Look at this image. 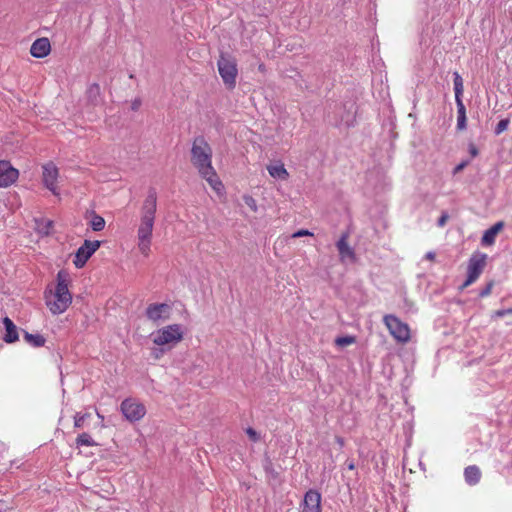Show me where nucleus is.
I'll return each mask as SVG.
<instances>
[{"mask_svg":"<svg viewBox=\"0 0 512 512\" xmlns=\"http://www.w3.org/2000/svg\"><path fill=\"white\" fill-rule=\"evenodd\" d=\"M258 70L262 73H265L266 72V66L265 64L261 63L259 66H258Z\"/></svg>","mask_w":512,"mask_h":512,"instance_id":"42","label":"nucleus"},{"mask_svg":"<svg viewBox=\"0 0 512 512\" xmlns=\"http://www.w3.org/2000/svg\"><path fill=\"white\" fill-rule=\"evenodd\" d=\"M97 416L101 420V424L99 425V428L102 429L105 427V425L103 424L104 416L101 415L99 412H97Z\"/></svg>","mask_w":512,"mask_h":512,"instance_id":"40","label":"nucleus"},{"mask_svg":"<svg viewBox=\"0 0 512 512\" xmlns=\"http://www.w3.org/2000/svg\"><path fill=\"white\" fill-rule=\"evenodd\" d=\"M468 161H463L461 162L460 164H458L455 168H454V171L453 173L454 174H457L459 173L460 171H462L467 165H468Z\"/></svg>","mask_w":512,"mask_h":512,"instance_id":"35","label":"nucleus"},{"mask_svg":"<svg viewBox=\"0 0 512 512\" xmlns=\"http://www.w3.org/2000/svg\"><path fill=\"white\" fill-rule=\"evenodd\" d=\"M356 342L354 336H343L335 339V344L339 347H346Z\"/></svg>","mask_w":512,"mask_h":512,"instance_id":"26","label":"nucleus"},{"mask_svg":"<svg viewBox=\"0 0 512 512\" xmlns=\"http://www.w3.org/2000/svg\"><path fill=\"white\" fill-rule=\"evenodd\" d=\"M243 201L252 212L256 213L258 211L257 201L251 195H243Z\"/></svg>","mask_w":512,"mask_h":512,"instance_id":"27","label":"nucleus"},{"mask_svg":"<svg viewBox=\"0 0 512 512\" xmlns=\"http://www.w3.org/2000/svg\"><path fill=\"white\" fill-rule=\"evenodd\" d=\"M23 339L27 344L35 348L42 347L46 343L45 337L39 333L31 334L25 331L23 333Z\"/></svg>","mask_w":512,"mask_h":512,"instance_id":"20","label":"nucleus"},{"mask_svg":"<svg viewBox=\"0 0 512 512\" xmlns=\"http://www.w3.org/2000/svg\"><path fill=\"white\" fill-rule=\"evenodd\" d=\"M141 105V101L139 99H136L132 102V109L137 110Z\"/></svg>","mask_w":512,"mask_h":512,"instance_id":"38","label":"nucleus"},{"mask_svg":"<svg viewBox=\"0 0 512 512\" xmlns=\"http://www.w3.org/2000/svg\"><path fill=\"white\" fill-rule=\"evenodd\" d=\"M191 163L200 176L207 181L212 190L218 195L225 194V188L216 170L212 166V149L204 137L193 140L191 148Z\"/></svg>","mask_w":512,"mask_h":512,"instance_id":"1","label":"nucleus"},{"mask_svg":"<svg viewBox=\"0 0 512 512\" xmlns=\"http://www.w3.org/2000/svg\"><path fill=\"white\" fill-rule=\"evenodd\" d=\"M383 323L396 342L400 344H406L411 340L410 326L407 323L403 322L396 315H384Z\"/></svg>","mask_w":512,"mask_h":512,"instance_id":"6","label":"nucleus"},{"mask_svg":"<svg viewBox=\"0 0 512 512\" xmlns=\"http://www.w3.org/2000/svg\"><path fill=\"white\" fill-rule=\"evenodd\" d=\"M59 169L52 162L49 161L42 165V182L53 195L59 196L60 191L58 188Z\"/></svg>","mask_w":512,"mask_h":512,"instance_id":"8","label":"nucleus"},{"mask_svg":"<svg viewBox=\"0 0 512 512\" xmlns=\"http://www.w3.org/2000/svg\"><path fill=\"white\" fill-rule=\"evenodd\" d=\"M43 227L39 226L38 230L40 233L48 235L50 233V229L52 227L53 222L50 220L43 221Z\"/></svg>","mask_w":512,"mask_h":512,"instance_id":"30","label":"nucleus"},{"mask_svg":"<svg viewBox=\"0 0 512 512\" xmlns=\"http://www.w3.org/2000/svg\"><path fill=\"white\" fill-rule=\"evenodd\" d=\"M268 173L271 177L281 180H287L289 173L285 168L284 164L280 161L267 166Z\"/></svg>","mask_w":512,"mask_h":512,"instance_id":"19","label":"nucleus"},{"mask_svg":"<svg viewBox=\"0 0 512 512\" xmlns=\"http://www.w3.org/2000/svg\"><path fill=\"white\" fill-rule=\"evenodd\" d=\"M75 444L78 448L82 446L93 447L97 445V442L90 436V434L83 432L78 435L75 440Z\"/></svg>","mask_w":512,"mask_h":512,"instance_id":"22","label":"nucleus"},{"mask_svg":"<svg viewBox=\"0 0 512 512\" xmlns=\"http://www.w3.org/2000/svg\"><path fill=\"white\" fill-rule=\"evenodd\" d=\"M512 314V308L497 310L494 312L496 317H503L505 315Z\"/></svg>","mask_w":512,"mask_h":512,"instance_id":"33","label":"nucleus"},{"mask_svg":"<svg viewBox=\"0 0 512 512\" xmlns=\"http://www.w3.org/2000/svg\"><path fill=\"white\" fill-rule=\"evenodd\" d=\"M217 68L225 87L228 90L235 89L238 76L236 60L231 56L221 54L217 60Z\"/></svg>","mask_w":512,"mask_h":512,"instance_id":"5","label":"nucleus"},{"mask_svg":"<svg viewBox=\"0 0 512 512\" xmlns=\"http://www.w3.org/2000/svg\"><path fill=\"white\" fill-rule=\"evenodd\" d=\"M435 253L434 252H428L426 255H425V258L430 260V261H434L435 260Z\"/></svg>","mask_w":512,"mask_h":512,"instance_id":"39","label":"nucleus"},{"mask_svg":"<svg viewBox=\"0 0 512 512\" xmlns=\"http://www.w3.org/2000/svg\"><path fill=\"white\" fill-rule=\"evenodd\" d=\"M503 227L504 223L499 221L487 229L482 236L481 244L483 246L493 245L495 243L496 236L502 231Z\"/></svg>","mask_w":512,"mask_h":512,"instance_id":"16","label":"nucleus"},{"mask_svg":"<svg viewBox=\"0 0 512 512\" xmlns=\"http://www.w3.org/2000/svg\"><path fill=\"white\" fill-rule=\"evenodd\" d=\"M246 433L252 441L256 442L259 440L258 433L253 428H248Z\"/></svg>","mask_w":512,"mask_h":512,"instance_id":"32","label":"nucleus"},{"mask_svg":"<svg viewBox=\"0 0 512 512\" xmlns=\"http://www.w3.org/2000/svg\"><path fill=\"white\" fill-rule=\"evenodd\" d=\"M184 327L182 324L173 323L165 325L151 334V340L158 347H166L168 350L176 347L184 340Z\"/></svg>","mask_w":512,"mask_h":512,"instance_id":"4","label":"nucleus"},{"mask_svg":"<svg viewBox=\"0 0 512 512\" xmlns=\"http://www.w3.org/2000/svg\"><path fill=\"white\" fill-rule=\"evenodd\" d=\"M18 177V169L14 168L9 161L0 160V187L11 186Z\"/></svg>","mask_w":512,"mask_h":512,"instance_id":"12","label":"nucleus"},{"mask_svg":"<svg viewBox=\"0 0 512 512\" xmlns=\"http://www.w3.org/2000/svg\"><path fill=\"white\" fill-rule=\"evenodd\" d=\"M509 123H510V120L508 118L500 120L495 127V131H494L495 134L500 135L501 133L506 131L509 126Z\"/></svg>","mask_w":512,"mask_h":512,"instance_id":"28","label":"nucleus"},{"mask_svg":"<svg viewBox=\"0 0 512 512\" xmlns=\"http://www.w3.org/2000/svg\"><path fill=\"white\" fill-rule=\"evenodd\" d=\"M160 348H161V349H160L159 351L155 352V354H154V357H155L156 359H158V358L160 357V355L164 352V348H165V347H160Z\"/></svg>","mask_w":512,"mask_h":512,"instance_id":"41","label":"nucleus"},{"mask_svg":"<svg viewBox=\"0 0 512 512\" xmlns=\"http://www.w3.org/2000/svg\"><path fill=\"white\" fill-rule=\"evenodd\" d=\"M469 153L473 158L479 154L478 148L473 143L469 145Z\"/></svg>","mask_w":512,"mask_h":512,"instance_id":"36","label":"nucleus"},{"mask_svg":"<svg viewBox=\"0 0 512 512\" xmlns=\"http://www.w3.org/2000/svg\"><path fill=\"white\" fill-rule=\"evenodd\" d=\"M481 477L482 473L477 465H469L464 469L465 482L470 486L477 485L480 482Z\"/></svg>","mask_w":512,"mask_h":512,"instance_id":"18","label":"nucleus"},{"mask_svg":"<svg viewBox=\"0 0 512 512\" xmlns=\"http://www.w3.org/2000/svg\"><path fill=\"white\" fill-rule=\"evenodd\" d=\"M100 241L85 240L75 253L73 264L76 268H82L89 258L99 249Z\"/></svg>","mask_w":512,"mask_h":512,"instance_id":"11","label":"nucleus"},{"mask_svg":"<svg viewBox=\"0 0 512 512\" xmlns=\"http://www.w3.org/2000/svg\"><path fill=\"white\" fill-rule=\"evenodd\" d=\"M487 265V254L482 252H475L471 255L467 264V278L460 286V290H464L473 283H475L480 275L483 273Z\"/></svg>","mask_w":512,"mask_h":512,"instance_id":"7","label":"nucleus"},{"mask_svg":"<svg viewBox=\"0 0 512 512\" xmlns=\"http://www.w3.org/2000/svg\"><path fill=\"white\" fill-rule=\"evenodd\" d=\"M347 467L349 470H354L355 469V464L353 461H350L347 463Z\"/></svg>","mask_w":512,"mask_h":512,"instance_id":"43","label":"nucleus"},{"mask_svg":"<svg viewBox=\"0 0 512 512\" xmlns=\"http://www.w3.org/2000/svg\"><path fill=\"white\" fill-rule=\"evenodd\" d=\"M457 102V129H466V109L461 99Z\"/></svg>","mask_w":512,"mask_h":512,"instance_id":"21","label":"nucleus"},{"mask_svg":"<svg viewBox=\"0 0 512 512\" xmlns=\"http://www.w3.org/2000/svg\"><path fill=\"white\" fill-rule=\"evenodd\" d=\"M71 282L67 270H60L56 276V286L54 289L45 291V303L53 315L64 313L72 303V294L69 291Z\"/></svg>","mask_w":512,"mask_h":512,"instance_id":"3","label":"nucleus"},{"mask_svg":"<svg viewBox=\"0 0 512 512\" xmlns=\"http://www.w3.org/2000/svg\"><path fill=\"white\" fill-rule=\"evenodd\" d=\"M321 494L313 489L308 490L301 504V512H321Z\"/></svg>","mask_w":512,"mask_h":512,"instance_id":"13","label":"nucleus"},{"mask_svg":"<svg viewBox=\"0 0 512 512\" xmlns=\"http://www.w3.org/2000/svg\"><path fill=\"white\" fill-rule=\"evenodd\" d=\"M495 285L494 280H490L483 289L479 292L481 298L488 297L492 293V289Z\"/></svg>","mask_w":512,"mask_h":512,"instance_id":"29","label":"nucleus"},{"mask_svg":"<svg viewBox=\"0 0 512 512\" xmlns=\"http://www.w3.org/2000/svg\"><path fill=\"white\" fill-rule=\"evenodd\" d=\"M3 324L6 330V333L3 336V340L9 344L18 341V330L14 322L8 316H5L3 318Z\"/></svg>","mask_w":512,"mask_h":512,"instance_id":"17","label":"nucleus"},{"mask_svg":"<svg viewBox=\"0 0 512 512\" xmlns=\"http://www.w3.org/2000/svg\"><path fill=\"white\" fill-rule=\"evenodd\" d=\"M172 307L167 303H151L145 310L148 320L153 323L165 322L171 318Z\"/></svg>","mask_w":512,"mask_h":512,"instance_id":"9","label":"nucleus"},{"mask_svg":"<svg viewBox=\"0 0 512 512\" xmlns=\"http://www.w3.org/2000/svg\"><path fill=\"white\" fill-rule=\"evenodd\" d=\"M448 218H449V216L446 212L442 213V215L438 219V226L443 227L446 224Z\"/></svg>","mask_w":512,"mask_h":512,"instance_id":"34","label":"nucleus"},{"mask_svg":"<svg viewBox=\"0 0 512 512\" xmlns=\"http://www.w3.org/2000/svg\"><path fill=\"white\" fill-rule=\"evenodd\" d=\"M51 52V45L48 38H38L36 39L30 48V53L35 58H43L49 55Z\"/></svg>","mask_w":512,"mask_h":512,"instance_id":"14","label":"nucleus"},{"mask_svg":"<svg viewBox=\"0 0 512 512\" xmlns=\"http://www.w3.org/2000/svg\"><path fill=\"white\" fill-rule=\"evenodd\" d=\"M348 237V233H343L337 242V249L341 261H344L345 259L355 261L356 259L354 250L348 244Z\"/></svg>","mask_w":512,"mask_h":512,"instance_id":"15","label":"nucleus"},{"mask_svg":"<svg viewBox=\"0 0 512 512\" xmlns=\"http://www.w3.org/2000/svg\"><path fill=\"white\" fill-rule=\"evenodd\" d=\"M335 441L337 442V444L340 446V447H343L345 445V441H344V438L341 437V436H336L335 437Z\"/></svg>","mask_w":512,"mask_h":512,"instance_id":"37","label":"nucleus"},{"mask_svg":"<svg viewBox=\"0 0 512 512\" xmlns=\"http://www.w3.org/2000/svg\"><path fill=\"white\" fill-rule=\"evenodd\" d=\"M90 227L93 231H102L105 227V220L102 216L96 214L94 211L91 212Z\"/></svg>","mask_w":512,"mask_h":512,"instance_id":"23","label":"nucleus"},{"mask_svg":"<svg viewBox=\"0 0 512 512\" xmlns=\"http://www.w3.org/2000/svg\"><path fill=\"white\" fill-rule=\"evenodd\" d=\"M158 197L154 188H150L139 210V223L137 225V246L144 257L151 252L153 230L156 221Z\"/></svg>","mask_w":512,"mask_h":512,"instance_id":"2","label":"nucleus"},{"mask_svg":"<svg viewBox=\"0 0 512 512\" xmlns=\"http://www.w3.org/2000/svg\"><path fill=\"white\" fill-rule=\"evenodd\" d=\"M90 418H91V413H89V412H85V413L77 412L74 415V427L77 429L84 428L87 420Z\"/></svg>","mask_w":512,"mask_h":512,"instance_id":"24","label":"nucleus"},{"mask_svg":"<svg viewBox=\"0 0 512 512\" xmlns=\"http://www.w3.org/2000/svg\"><path fill=\"white\" fill-rule=\"evenodd\" d=\"M120 408L124 417L130 422L139 421L146 414L145 406L131 398L123 400Z\"/></svg>","mask_w":512,"mask_h":512,"instance_id":"10","label":"nucleus"},{"mask_svg":"<svg viewBox=\"0 0 512 512\" xmlns=\"http://www.w3.org/2000/svg\"><path fill=\"white\" fill-rule=\"evenodd\" d=\"M312 235H313V233L310 232L309 230L301 229V230H298L297 232L293 233L292 237L299 238V237H303V236H312Z\"/></svg>","mask_w":512,"mask_h":512,"instance_id":"31","label":"nucleus"},{"mask_svg":"<svg viewBox=\"0 0 512 512\" xmlns=\"http://www.w3.org/2000/svg\"><path fill=\"white\" fill-rule=\"evenodd\" d=\"M454 90L456 101H458L463 93V80L458 72H454Z\"/></svg>","mask_w":512,"mask_h":512,"instance_id":"25","label":"nucleus"}]
</instances>
